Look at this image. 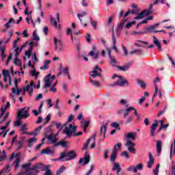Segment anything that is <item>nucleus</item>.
I'll return each instance as SVG.
<instances>
[{
  "label": "nucleus",
  "mask_w": 175,
  "mask_h": 175,
  "mask_svg": "<svg viewBox=\"0 0 175 175\" xmlns=\"http://www.w3.org/2000/svg\"><path fill=\"white\" fill-rule=\"evenodd\" d=\"M49 167H50V165H44V164L42 163H38L33 165L32 167H31V170L32 172L30 173L31 175H37L38 173H40V172H44V175H51V170H49Z\"/></svg>",
  "instance_id": "nucleus-1"
},
{
  "label": "nucleus",
  "mask_w": 175,
  "mask_h": 175,
  "mask_svg": "<svg viewBox=\"0 0 175 175\" xmlns=\"http://www.w3.org/2000/svg\"><path fill=\"white\" fill-rule=\"evenodd\" d=\"M136 136H137V133H129L127 135H125L126 139H127L126 142V146L128 148V150L130 152H132V154H136V149H135V147L136 146V144L132 142V141H135L136 139Z\"/></svg>",
  "instance_id": "nucleus-2"
},
{
  "label": "nucleus",
  "mask_w": 175,
  "mask_h": 175,
  "mask_svg": "<svg viewBox=\"0 0 175 175\" xmlns=\"http://www.w3.org/2000/svg\"><path fill=\"white\" fill-rule=\"evenodd\" d=\"M77 157V154H76V152H75V150H71L70 152H63L61 153V155L57 161H62L64 158H66L64 161H72V159H75Z\"/></svg>",
  "instance_id": "nucleus-3"
},
{
  "label": "nucleus",
  "mask_w": 175,
  "mask_h": 175,
  "mask_svg": "<svg viewBox=\"0 0 175 175\" xmlns=\"http://www.w3.org/2000/svg\"><path fill=\"white\" fill-rule=\"evenodd\" d=\"M152 13V4H150L148 10H145L141 13L138 14L137 16L134 18V20H140V18H144L146 16H150Z\"/></svg>",
  "instance_id": "nucleus-4"
},
{
  "label": "nucleus",
  "mask_w": 175,
  "mask_h": 175,
  "mask_svg": "<svg viewBox=\"0 0 175 175\" xmlns=\"http://www.w3.org/2000/svg\"><path fill=\"white\" fill-rule=\"evenodd\" d=\"M118 77L119 79L118 81L114 83L113 85H118L119 87H125V85H129V82L128 80H126V79L124 78V77L120 75Z\"/></svg>",
  "instance_id": "nucleus-5"
},
{
  "label": "nucleus",
  "mask_w": 175,
  "mask_h": 175,
  "mask_svg": "<svg viewBox=\"0 0 175 175\" xmlns=\"http://www.w3.org/2000/svg\"><path fill=\"white\" fill-rule=\"evenodd\" d=\"M54 43H55V50L56 51H64L65 48H64V43L61 40H57L56 37L54 38Z\"/></svg>",
  "instance_id": "nucleus-6"
},
{
  "label": "nucleus",
  "mask_w": 175,
  "mask_h": 175,
  "mask_svg": "<svg viewBox=\"0 0 175 175\" xmlns=\"http://www.w3.org/2000/svg\"><path fill=\"white\" fill-rule=\"evenodd\" d=\"M121 146H122V144L118 143L117 145L114 146V148L110 157L111 162H115L116 159H117V154H118V151H117V147L118 148H121Z\"/></svg>",
  "instance_id": "nucleus-7"
},
{
  "label": "nucleus",
  "mask_w": 175,
  "mask_h": 175,
  "mask_svg": "<svg viewBox=\"0 0 175 175\" xmlns=\"http://www.w3.org/2000/svg\"><path fill=\"white\" fill-rule=\"evenodd\" d=\"M27 107L21 108V110L18 111V118L21 120V118H28L29 117V113L28 110H25Z\"/></svg>",
  "instance_id": "nucleus-8"
},
{
  "label": "nucleus",
  "mask_w": 175,
  "mask_h": 175,
  "mask_svg": "<svg viewBox=\"0 0 175 175\" xmlns=\"http://www.w3.org/2000/svg\"><path fill=\"white\" fill-rule=\"evenodd\" d=\"M159 25V23H157L154 25L152 26H146L144 28V30L146 31L147 33H151L152 32H154V33H157L158 32H165V31L163 30H161V31H156L155 28H157V27H158Z\"/></svg>",
  "instance_id": "nucleus-9"
},
{
  "label": "nucleus",
  "mask_w": 175,
  "mask_h": 175,
  "mask_svg": "<svg viewBox=\"0 0 175 175\" xmlns=\"http://www.w3.org/2000/svg\"><path fill=\"white\" fill-rule=\"evenodd\" d=\"M92 49V51L89 52L88 55L92 57L93 59H98L99 58V52L96 51V46L93 45Z\"/></svg>",
  "instance_id": "nucleus-10"
},
{
  "label": "nucleus",
  "mask_w": 175,
  "mask_h": 175,
  "mask_svg": "<svg viewBox=\"0 0 175 175\" xmlns=\"http://www.w3.org/2000/svg\"><path fill=\"white\" fill-rule=\"evenodd\" d=\"M76 131V127H73L72 124H69V126H66L64 129V133L67 136H72V133Z\"/></svg>",
  "instance_id": "nucleus-11"
},
{
  "label": "nucleus",
  "mask_w": 175,
  "mask_h": 175,
  "mask_svg": "<svg viewBox=\"0 0 175 175\" xmlns=\"http://www.w3.org/2000/svg\"><path fill=\"white\" fill-rule=\"evenodd\" d=\"M90 154H88V152L85 153V157L84 158H81L79 159V165H81L83 163V166H85L87 163H90Z\"/></svg>",
  "instance_id": "nucleus-12"
},
{
  "label": "nucleus",
  "mask_w": 175,
  "mask_h": 175,
  "mask_svg": "<svg viewBox=\"0 0 175 175\" xmlns=\"http://www.w3.org/2000/svg\"><path fill=\"white\" fill-rule=\"evenodd\" d=\"M98 70H100V72H102V68H99L98 66H96L94 68V70L90 72L91 77L95 79V77H97V76H100V74L98 72Z\"/></svg>",
  "instance_id": "nucleus-13"
},
{
  "label": "nucleus",
  "mask_w": 175,
  "mask_h": 175,
  "mask_svg": "<svg viewBox=\"0 0 175 175\" xmlns=\"http://www.w3.org/2000/svg\"><path fill=\"white\" fill-rule=\"evenodd\" d=\"M31 58L33 59V62L30 60L29 62L28 66H29V68H31V69H33L35 68V64L38 62V57L36 56V52L33 53Z\"/></svg>",
  "instance_id": "nucleus-14"
},
{
  "label": "nucleus",
  "mask_w": 175,
  "mask_h": 175,
  "mask_svg": "<svg viewBox=\"0 0 175 175\" xmlns=\"http://www.w3.org/2000/svg\"><path fill=\"white\" fill-rule=\"evenodd\" d=\"M26 44H29V49L27 51H25V55L26 57H27L29 59L31 58V55H32V50H33V42H27Z\"/></svg>",
  "instance_id": "nucleus-15"
},
{
  "label": "nucleus",
  "mask_w": 175,
  "mask_h": 175,
  "mask_svg": "<svg viewBox=\"0 0 175 175\" xmlns=\"http://www.w3.org/2000/svg\"><path fill=\"white\" fill-rule=\"evenodd\" d=\"M131 14V12L129 11H127L126 13L124 14V18H122V21L120 22V23L118 25V29L119 31H121L122 28H124V25H125V22L126 21V19L125 18L128 17Z\"/></svg>",
  "instance_id": "nucleus-16"
},
{
  "label": "nucleus",
  "mask_w": 175,
  "mask_h": 175,
  "mask_svg": "<svg viewBox=\"0 0 175 175\" xmlns=\"http://www.w3.org/2000/svg\"><path fill=\"white\" fill-rule=\"evenodd\" d=\"M14 157L16 158V159L14 162V165H15V170H16V169H18L20 166V162H21V159H20V157H17V155H16L14 153H12L10 157V159L12 160Z\"/></svg>",
  "instance_id": "nucleus-17"
},
{
  "label": "nucleus",
  "mask_w": 175,
  "mask_h": 175,
  "mask_svg": "<svg viewBox=\"0 0 175 175\" xmlns=\"http://www.w3.org/2000/svg\"><path fill=\"white\" fill-rule=\"evenodd\" d=\"M158 127V122L155 120V123H153L150 126V136L154 137L157 135L155 131H157V128Z\"/></svg>",
  "instance_id": "nucleus-18"
},
{
  "label": "nucleus",
  "mask_w": 175,
  "mask_h": 175,
  "mask_svg": "<svg viewBox=\"0 0 175 175\" xmlns=\"http://www.w3.org/2000/svg\"><path fill=\"white\" fill-rule=\"evenodd\" d=\"M96 137V133H94L93 134V136L91 138H89L85 143L83 145V147L82 148V150H88V144H90V142H91V139H92V140L94 142H95V139Z\"/></svg>",
  "instance_id": "nucleus-19"
},
{
  "label": "nucleus",
  "mask_w": 175,
  "mask_h": 175,
  "mask_svg": "<svg viewBox=\"0 0 175 175\" xmlns=\"http://www.w3.org/2000/svg\"><path fill=\"white\" fill-rule=\"evenodd\" d=\"M1 173L3 175H12V168L10 165H6L4 168L1 170Z\"/></svg>",
  "instance_id": "nucleus-20"
},
{
  "label": "nucleus",
  "mask_w": 175,
  "mask_h": 175,
  "mask_svg": "<svg viewBox=\"0 0 175 175\" xmlns=\"http://www.w3.org/2000/svg\"><path fill=\"white\" fill-rule=\"evenodd\" d=\"M47 139L51 144H57V136L54 135L53 134L48 135Z\"/></svg>",
  "instance_id": "nucleus-21"
},
{
  "label": "nucleus",
  "mask_w": 175,
  "mask_h": 175,
  "mask_svg": "<svg viewBox=\"0 0 175 175\" xmlns=\"http://www.w3.org/2000/svg\"><path fill=\"white\" fill-rule=\"evenodd\" d=\"M112 40H113V49L116 53H118V49H117V40L116 39V36L114 35V30H112Z\"/></svg>",
  "instance_id": "nucleus-22"
},
{
  "label": "nucleus",
  "mask_w": 175,
  "mask_h": 175,
  "mask_svg": "<svg viewBox=\"0 0 175 175\" xmlns=\"http://www.w3.org/2000/svg\"><path fill=\"white\" fill-rule=\"evenodd\" d=\"M45 81V87H50L51 85V83H53V81L51 80V75H48L44 79Z\"/></svg>",
  "instance_id": "nucleus-23"
},
{
  "label": "nucleus",
  "mask_w": 175,
  "mask_h": 175,
  "mask_svg": "<svg viewBox=\"0 0 175 175\" xmlns=\"http://www.w3.org/2000/svg\"><path fill=\"white\" fill-rule=\"evenodd\" d=\"M153 43L154 46H156L158 48L159 51H162V46L161 45L159 40H158L157 37H154Z\"/></svg>",
  "instance_id": "nucleus-24"
},
{
  "label": "nucleus",
  "mask_w": 175,
  "mask_h": 175,
  "mask_svg": "<svg viewBox=\"0 0 175 175\" xmlns=\"http://www.w3.org/2000/svg\"><path fill=\"white\" fill-rule=\"evenodd\" d=\"M41 154H46V155H52V154H54V151L51 150V148L48 147L46 149H42Z\"/></svg>",
  "instance_id": "nucleus-25"
},
{
  "label": "nucleus",
  "mask_w": 175,
  "mask_h": 175,
  "mask_svg": "<svg viewBox=\"0 0 175 175\" xmlns=\"http://www.w3.org/2000/svg\"><path fill=\"white\" fill-rule=\"evenodd\" d=\"M152 165H154V157L151 153H149V161L148 162L147 166L149 169H151V167H152Z\"/></svg>",
  "instance_id": "nucleus-26"
},
{
  "label": "nucleus",
  "mask_w": 175,
  "mask_h": 175,
  "mask_svg": "<svg viewBox=\"0 0 175 175\" xmlns=\"http://www.w3.org/2000/svg\"><path fill=\"white\" fill-rule=\"evenodd\" d=\"M49 64H51V60H45L44 62V66H41L40 69H41V70H47Z\"/></svg>",
  "instance_id": "nucleus-27"
},
{
  "label": "nucleus",
  "mask_w": 175,
  "mask_h": 175,
  "mask_svg": "<svg viewBox=\"0 0 175 175\" xmlns=\"http://www.w3.org/2000/svg\"><path fill=\"white\" fill-rule=\"evenodd\" d=\"M132 110L135 111V108L133 107H130L129 108H126L123 114L124 118H126V117H128V116H129V113H131V111H132Z\"/></svg>",
  "instance_id": "nucleus-28"
},
{
  "label": "nucleus",
  "mask_w": 175,
  "mask_h": 175,
  "mask_svg": "<svg viewBox=\"0 0 175 175\" xmlns=\"http://www.w3.org/2000/svg\"><path fill=\"white\" fill-rule=\"evenodd\" d=\"M10 107V103L9 101L7 102V105L5 107L2 106L1 108V117H2L5 113H6V109H9Z\"/></svg>",
  "instance_id": "nucleus-29"
},
{
  "label": "nucleus",
  "mask_w": 175,
  "mask_h": 175,
  "mask_svg": "<svg viewBox=\"0 0 175 175\" xmlns=\"http://www.w3.org/2000/svg\"><path fill=\"white\" fill-rule=\"evenodd\" d=\"M36 142H38V139L35 137H33L30 138L27 142H28V147H31L33 146V143H36Z\"/></svg>",
  "instance_id": "nucleus-30"
},
{
  "label": "nucleus",
  "mask_w": 175,
  "mask_h": 175,
  "mask_svg": "<svg viewBox=\"0 0 175 175\" xmlns=\"http://www.w3.org/2000/svg\"><path fill=\"white\" fill-rule=\"evenodd\" d=\"M129 64H126L123 66H116V68H118V69H120V70H122L123 72H126V70H128L129 69Z\"/></svg>",
  "instance_id": "nucleus-31"
},
{
  "label": "nucleus",
  "mask_w": 175,
  "mask_h": 175,
  "mask_svg": "<svg viewBox=\"0 0 175 175\" xmlns=\"http://www.w3.org/2000/svg\"><path fill=\"white\" fill-rule=\"evenodd\" d=\"M109 59H110L109 64L112 66H116V67L118 66V65H116V64H118V62H117V60L116 59V57L110 56Z\"/></svg>",
  "instance_id": "nucleus-32"
},
{
  "label": "nucleus",
  "mask_w": 175,
  "mask_h": 175,
  "mask_svg": "<svg viewBox=\"0 0 175 175\" xmlns=\"http://www.w3.org/2000/svg\"><path fill=\"white\" fill-rule=\"evenodd\" d=\"M156 146L158 154H161V151H162V142L157 141Z\"/></svg>",
  "instance_id": "nucleus-33"
},
{
  "label": "nucleus",
  "mask_w": 175,
  "mask_h": 175,
  "mask_svg": "<svg viewBox=\"0 0 175 175\" xmlns=\"http://www.w3.org/2000/svg\"><path fill=\"white\" fill-rule=\"evenodd\" d=\"M100 135H102V133H103L104 136L106 135V131H107V123H106L105 124L103 125L100 129ZM104 131V132H103Z\"/></svg>",
  "instance_id": "nucleus-34"
},
{
  "label": "nucleus",
  "mask_w": 175,
  "mask_h": 175,
  "mask_svg": "<svg viewBox=\"0 0 175 175\" xmlns=\"http://www.w3.org/2000/svg\"><path fill=\"white\" fill-rule=\"evenodd\" d=\"M90 81L91 84H92V85H94V87H98V88L100 87V83H99V81H95L91 78L90 79Z\"/></svg>",
  "instance_id": "nucleus-35"
},
{
  "label": "nucleus",
  "mask_w": 175,
  "mask_h": 175,
  "mask_svg": "<svg viewBox=\"0 0 175 175\" xmlns=\"http://www.w3.org/2000/svg\"><path fill=\"white\" fill-rule=\"evenodd\" d=\"M50 18L52 25H53L55 28H58V25L57 24V21L55 20V18H53L52 15H50Z\"/></svg>",
  "instance_id": "nucleus-36"
},
{
  "label": "nucleus",
  "mask_w": 175,
  "mask_h": 175,
  "mask_svg": "<svg viewBox=\"0 0 175 175\" xmlns=\"http://www.w3.org/2000/svg\"><path fill=\"white\" fill-rule=\"evenodd\" d=\"M137 83L139 85H140L141 88H144V89L146 88V83H144V81L137 79Z\"/></svg>",
  "instance_id": "nucleus-37"
},
{
  "label": "nucleus",
  "mask_w": 175,
  "mask_h": 175,
  "mask_svg": "<svg viewBox=\"0 0 175 175\" xmlns=\"http://www.w3.org/2000/svg\"><path fill=\"white\" fill-rule=\"evenodd\" d=\"M87 14H88V13L87 12H83L81 14H77V17L80 20L81 24H83V20H81V17H84V16H87Z\"/></svg>",
  "instance_id": "nucleus-38"
},
{
  "label": "nucleus",
  "mask_w": 175,
  "mask_h": 175,
  "mask_svg": "<svg viewBox=\"0 0 175 175\" xmlns=\"http://www.w3.org/2000/svg\"><path fill=\"white\" fill-rule=\"evenodd\" d=\"M90 24L91 25H92L93 28L94 29H96V25H98V23L95 21H94V19H92V17H90Z\"/></svg>",
  "instance_id": "nucleus-39"
},
{
  "label": "nucleus",
  "mask_w": 175,
  "mask_h": 175,
  "mask_svg": "<svg viewBox=\"0 0 175 175\" xmlns=\"http://www.w3.org/2000/svg\"><path fill=\"white\" fill-rule=\"evenodd\" d=\"M65 170H66V167H65V166H62L61 168H59L57 170L56 175H61V174H62V173H64V172H65Z\"/></svg>",
  "instance_id": "nucleus-40"
},
{
  "label": "nucleus",
  "mask_w": 175,
  "mask_h": 175,
  "mask_svg": "<svg viewBox=\"0 0 175 175\" xmlns=\"http://www.w3.org/2000/svg\"><path fill=\"white\" fill-rule=\"evenodd\" d=\"M148 20H152V18L149 17V18H147L146 20L142 21L141 23L137 24V28H139V27H140V25H142V24H147V21Z\"/></svg>",
  "instance_id": "nucleus-41"
},
{
  "label": "nucleus",
  "mask_w": 175,
  "mask_h": 175,
  "mask_svg": "<svg viewBox=\"0 0 175 175\" xmlns=\"http://www.w3.org/2000/svg\"><path fill=\"white\" fill-rule=\"evenodd\" d=\"M57 146H63V147H66V142L64 141H60L59 142H57L55 144V147H57Z\"/></svg>",
  "instance_id": "nucleus-42"
},
{
  "label": "nucleus",
  "mask_w": 175,
  "mask_h": 175,
  "mask_svg": "<svg viewBox=\"0 0 175 175\" xmlns=\"http://www.w3.org/2000/svg\"><path fill=\"white\" fill-rule=\"evenodd\" d=\"M133 121V115H130L126 120V124H131Z\"/></svg>",
  "instance_id": "nucleus-43"
},
{
  "label": "nucleus",
  "mask_w": 175,
  "mask_h": 175,
  "mask_svg": "<svg viewBox=\"0 0 175 175\" xmlns=\"http://www.w3.org/2000/svg\"><path fill=\"white\" fill-rule=\"evenodd\" d=\"M135 24H136V22L135 21H132V22H129L126 25V28H127L128 29H129V28L132 27V25H135Z\"/></svg>",
  "instance_id": "nucleus-44"
},
{
  "label": "nucleus",
  "mask_w": 175,
  "mask_h": 175,
  "mask_svg": "<svg viewBox=\"0 0 175 175\" xmlns=\"http://www.w3.org/2000/svg\"><path fill=\"white\" fill-rule=\"evenodd\" d=\"M121 168L120 167V163H113V167L112 169V170H120Z\"/></svg>",
  "instance_id": "nucleus-45"
},
{
  "label": "nucleus",
  "mask_w": 175,
  "mask_h": 175,
  "mask_svg": "<svg viewBox=\"0 0 175 175\" xmlns=\"http://www.w3.org/2000/svg\"><path fill=\"white\" fill-rule=\"evenodd\" d=\"M128 172H134V173H137L136 167L135 165L130 166L127 169Z\"/></svg>",
  "instance_id": "nucleus-46"
},
{
  "label": "nucleus",
  "mask_w": 175,
  "mask_h": 175,
  "mask_svg": "<svg viewBox=\"0 0 175 175\" xmlns=\"http://www.w3.org/2000/svg\"><path fill=\"white\" fill-rule=\"evenodd\" d=\"M136 53H138V55H143V51H139V50H135V51H133L130 53V54L131 55H133V54Z\"/></svg>",
  "instance_id": "nucleus-47"
},
{
  "label": "nucleus",
  "mask_w": 175,
  "mask_h": 175,
  "mask_svg": "<svg viewBox=\"0 0 175 175\" xmlns=\"http://www.w3.org/2000/svg\"><path fill=\"white\" fill-rule=\"evenodd\" d=\"M111 125L116 129H118V131L121 129V128H120V124L118 122H113Z\"/></svg>",
  "instance_id": "nucleus-48"
},
{
  "label": "nucleus",
  "mask_w": 175,
  "mask_h": 175,
  "mask_svg": "<svg viewBox=\"0 0 175 175\" xmlns=\"http://www.w3.org/2000/svg\"><path fill=\"white\" fill-rule=\"evenodd\" d=\"M3 41H0V51L3 54L5 53V45H2Z\"/></svg>",
  "instance_id": "nucleus-49"
},
{
  "label": "nucleus",
  "mask_w": 175,
  "mask_h": 175,
  "mask_svg": "<svg viewBox=\"0 0 175 175\" xmlns=\"http://www.w3.org/2000/svg\"><path fill=\"white\" fill-rule=\"evenodd\" d=\"M33 40H40L39 36H38V34H36V31H33Z\"/></svg>",
  "instance_id": "nucleus-50"
},
{
  "label": "nucleus",
  "mask_w": 175,
  "mask_h": 175,
  "mask_svg": "<svg viewBox=\"0 0 175 175\" xmlns=\"http://www.w3.org/2000/svg\"><path fill=\"white\" fill-rule=\"evenodd\" d=\"M128 12H130L131 14H137L139 13V10H137V8L132 9L131 10H128Z\"/></svg>",
  "instance_id": "nucleus-51"
},
{
  "label": "nucleus",
  "mask_w": 175,
  "mask_h": 175,
  "mask_svg": "<svg viewBox=\"0 0 175 175\" xmlns=\"http://www.w3.org/2000/svg\"><path fill=\"white\" fill-rule=\"evenodd\" d=\"M134 115L137 118V121H139L140 120V116H139V113H137V110H136V109H134Z\"/></svg>",
  "instance_id": "nucleus-52"
},
{
  "label": "nucleus",
  "mask_w": 175,
  "mask_h": 175,
  "mask_svg": "<svg viewBox=\"0 0 175 175\" xmlns=\"http://www.w3.org/2000/svg\"><path fill=\"white\" fill-rule=\"evenodd\" d=\"M158 96V86L154 85V94L153 95V98H155Z\"/></svg>",
  "instance_id": "nucleus-53"
},
{
  "label": "nucleus",
  "mask_w": 175,
  "mask_h": 175,
  "mask_svg": "<svg viewBox=\"0 0 175 175\" xmlns=\"http://www.w3.org/2000/svg\"><path fill=\"white\" fill-rule=\"evenodd\" d=\"M158 96V86L154 85V94L153 95V98H155Z\"/></svg>",
  "instance_id": "nucleus-54"
},
{
  "label": "nucleus",
  "mask_w": 175,
  "mask_h": 175,
  "mask_svg": "<svg viewBox=\"0 0 175 175\" xmlns=\"http://www.w3.org/2000/svg\"><path fill=\"white\" fill-rule=\"evenodd\" d=\"M159 122H161V129H163V128L166 129V128H167V126H169V124H163V120H160Z\"/></svg>",
  "instance_id": "nucleus-55"
},
{
  "label": "nucleus",
  "mask_w": 175,
  "mask_h": 175,
  "mask_svg": "<svg viewBox=\"0 0 175 175\" xmlns=\"http://www.w3.org/2000/svg\"><path fill=\"white\" fill-rule=\"evenodd\" d=\"M135 169H136V170H137H137H143V164H142V163L138 164V165L135 167Z\"/></svg>",
  "instance_id": "nucleus-56"
},
{
  "label": "nucleus",
  "mask_w": 175,
  "mask_h": 175,
  "mask_svg": "<svg viewBox=\"0 0 175 175\" xmlns=\"http://www.w3.org/2000/svg\"><path fill=\"white\" fill-rule=\"evenodd\" d=\"M122 157H125V158L129 159V154H128V152L124 151L121 154Z\"/></svg>",
  "instance_id": "nucleus-57"
},
{
  "label": "nucleus",
  "mask_w": 175,
  "mask_h": 175,
  "mask_svg": "<svg viewBox=\"0 0 175 175\" xmlns=\"http://www.w3.org/2000/svg\"><path fill=\"white\" fill-rule=\"evenodd\" d=\"M14 64L15 65H20V64H21V60L17 57H15Z\"/></svg>",
  "instance_id": "nucleus-58"
},
{
  "label": "nucleus",
  "mask_w": 175,
  "mask_h": 175,
  "mask_svg": "<svg viewBox=\"0 0 175 175\" xmlns=\"http://www.w3.org/2000/svg\"><path fill=\"white\" fill-rule=\"evenodd\" d=\"M109 149H106L105 150V154H104L105 159H107V158L109 157Z\"/></svg>",
  "instance_id": "nucleus-59"
},
{
  "label": "nucleus",
  "mask_w": 175,
  "mask_h": 175,
  "mask_svg": "<svg viewBox=\"0 0 175 175\" xmlns=\"http://www.w3.org/2000/svg\"><path fill=\"white\" fill-rule=\"evenodd\" d=\"M33 70L30 71L31 76H35L36 75V69H35V67L32 68Z\"/></svg>",
  "instance_id": "nucleus-60"
},
{
  "label": "nucleus",
  "mask_w": 175,
  "mask_h": 175,
  "mask_svg": "<svg viewBox=\"0 0 175 175\" xmlns=\"http://www.w3.org/2000/svg\"><path fill=\"white\" fill-rule=\"evenodd\" d=\"M28 130V128H27V124H23L21 126V131H27Z\"/></svg>",
  "instance_id": "nucleus-61"
},
{
  "label": "nucleus",
  "mask_w": 175,
  "mask_h": 175,
  "mask_svg": "<svg viewBox=\"0 0 175 175\" xmlns=\"http://www.w3.org/2000/svg\"><path fill=\"white\" fill-rule=\"evenodd\" d=\"M63 73H64V75H69V68L66 67L63 70Z\"/></svg>",
  "instance_id": "nucleus-62"
},
{
  "label": "nucleus",
  "mask_w": 175,
  "mask_h": 175,
  "mask_svg": "<svg viewBox=\"0 0 175 175\" xmlns=\"http://www.w3.org/2000/svg\"><path fill=\"white\" fill-rule=\"evenodd\" d=\"M14 126H20L21 125V121L20 120H16L14 122Z\"/></svg>",
  "instance_id": "nucleus-63"
},
{
  "label": "nucleus",
  "mask_w": 175,
  "mask_h": 175,
  "mask_svg": "<svg viewBox=\"0 0 175 175\" xmlns=\"http://www.w3.org/2000/svg\"><path fill=\"white\" fill-rule=\"evenodd\" d=\"M171 175H175V165L172 166V167Z\"/></svg>",
  "instance_id": "nucleus-64"
}]
</instances>
